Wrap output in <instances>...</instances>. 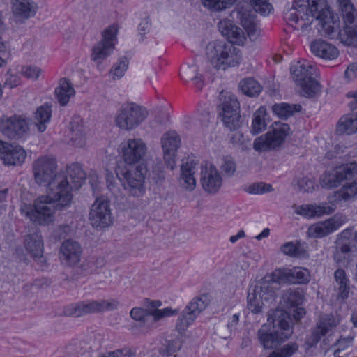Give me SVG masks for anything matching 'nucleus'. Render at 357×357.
<instances>
[{"label":"nucleus","instance_id":"1","mask_svg":"<svg viewBox=\"0 0 357 357\" xmlns=\"http://www.w3.org/2000/svg\"><path fill=\"white\" fill-rule=\"evenodd\" d=\"M57 163L54 158L43 156L33 162V172L36 182L47 188V195L38 197L33 206L25 211L32 222L45 225L54 220L56 211H61L70 206L73 190L81 188L86 179V174L79 164H72L66 172L56 173Z\"/></svg>","mask_w":357,"mask_h":357},{"label":"nucleus","instance_id":"2","mask_svg":"<svg viewBox=\"0 0 357 357\" xmlns=\"http://www.w3.org/2000/svg\"><path fill=\"white\" fill-rule=\"evenodd\" d=\"M218 29L229 43L215 40L206 46V55L211 68L217 72H225L238 66L242 61V54L234 44L243 45L246 42L245 29L240 24H218Z\"/></svg>","mask_w":357,"mask_h":357},{"label":"nucleus","instance_id":"3","mask_svg":"<svg viewBox=\"0 0 357 357\" xmlns=\"http://www.w3.org/2000/svg\"><path fill=\"white\" fill-rule=\"evenodd\" d=\"M289 314L283 310H271L268 321L273 324V331H268L265 326L258 330L257 340L264 349H273L289 338L292 330L289 323Z\"/></svg>","mask_w":357,"mask_h":357},{"label":"nucleus","instance_id":"4","mask_svg":"<svg viewBox=\"0 0 357 357\" xmlns=\"http://www.w3.org/2000/svg\"><path fill=\"white\" fill-rule=\"evenodd\" d=\"M315 71V68L306 61H298L296 66L291 68L293 78L301 89V95L305 97L312 98L320 92L319 83L312 77Z\"/></svg>","mask_w":357,"mask_h":357},{"label":"nucleus","instance_id":"5","mask_svg":"<svg viewBox=\"0 0 357 357\" xmlns=\"http://www.w3.org/2000/svg\"><path fill=\"white\" fill-rule=\"evenodd\" d=\"M321 36L357 47V24H317Z\"/></svg>","mask_w":357,"mask_h":357},{"label":"nucleus","instance_id":"6","mask_svg":"<svg viewBox=\"0 0 357 357\" xmlns=\"http://www.w3.org/2000/svg\"><path fill=\"white\" fill-rule=\"evenodd\" d=\"M148 114L146 108L134 102H126L117 110L114 122L119 128L131 130L144 121Z\"/></svg>","mask_w":357,"mask_h":357},{"label":"nucleus","instance_id":"7","mask_svg":"<svg viewBox=\"0 0 357 357\" xmlns=\"http://www.w3.org/2000/svg\"><path fill=\"white\" fill-rule=\"evenodd\" d=\"M145 168L141 165L119 169L116 175L121 181L124 189L128 193L136 197H142L145 192Z\"/></svg>","mask_w":357,"mask_h":357},{"label":"nucleus","instance_id":"8","mask_svg":"<svg viewBox=\"0 0 357 357\" xmlns=\"http://www.w3.org/2000/svg\"><path fill=\"white\" fill-rule=\"evenodd\" d=\"M118 306L119 302L114 300L87 301L64 307L63 313L67 317H79L88 314L112 310Z\"/></svg>","mask_w":357,"mask_h":357},{"label":"nucleus","instance_id":"9","mask_svg":"<svg viewBox=\"0 0 357 357\" xmlns=\"http://www.w3.org/2000/svg\"><path fill=\"white\" fill-rule=\"evenodd\" d=\"M118 31L119 27L116 24L109 26L102 31V40L93 47L91 59L98 68L113 52Z\"/></svg>","mask_w":357,"mask_h":357},{"label":"nucleus","instance_id":"10","mask_svg":"<svg viewBox=\"0 0 357 357\" xmlns=\"http://www.w3.org/2000/svg\"><path fill=\"white\" fill-rule=\"evenodd\" d=\"M289 126L280 121L272 124V131L255 139L253 148L257 151L274 149L280 146L289 133Z\"/></svg>","mask_w":357,"mask_h":357},{"label":"nucleus","instance_id":"11","mask_svg":"<svg viewBox=\"0 0 357 357\" xmlns=\"http://www.w3.org/2000/svg\"><path fill=\"white\" fill-rule=\"evenodd\" d=\"M210 298L207 294H202L194 298L182 312L176 324L180 333L184 332L192 324L197 316L208 305Z\"/></svg>","mask_w":357,"mask_h":357},{"label":"nucleus","instance_id":"12","mask_svg":"<svg viewBox=\"0 0 357 357\" xmlns=\"http://www.w3.org/2000/svg\"><path fill=\"white\" fill-rule=\"evenodd\" d=\"M356 174V162L343 164L333 172L322 174L319 178V183L322 188H335L340 185L342 181L352 178Z\"/></svg>","mask_w":357,"mask_h":357},{"label":"nucleus","instance_id":"13","mask_svg":"<svg viewBox=\"0 0 357 357\" xmlns=\"http://www.w3.org/2000/svg\"><path fill=\"white\" fill-rule=\"evenodd\" d=\"M29 124V120L22 116L3 117L0 119V131L10 139H18L26 135Z\"/></svg>","mask_w":357,"mask_h":357},{"label":"nucleus","instance_id":"14","mask_svg":"<svg viewBox=\"0 0 357 357\" xmlns=\"http://www.w3.org/2000/svg\"><path fill=\"white\" fill-rule=\"evenodd\" d=\"M89 220L93 227L105 228L113 222L109 202L103 197L96 199L91 206Z\"/></svg>","mask_w":357,"mask_h":357},{"label":"nucleus","instance_id":"15","mask_svg":"<svg viewBox=\"0 0 357 357\" xmlns=\"http://www.w3.org/2000/svg\"><path fill=\"white\" fill-rule=\"evenodd\" d=\"M308 9L307 11V19L304 21L312 22L317 20L319 22H335L333 10L327 0H307Z\"/></svg>","mask_w":357,"mask_h":357},{"label":"nucleus","instance_id":"16","mask_svg":"<svg viewBox=\"0 0 357 357\" xmlns=\"http://www.w3.org/2000/svg\"><path fill=\"white\" fill-rule=\"evenodd\" d=\"M200 184L208 194H215L220 190L222 178L215 166L207 162L202 165Z\"/></svg>","mask_w":357,"mask_h":357},{"label":"nucleus","instance_id":"17","mask_svg":"<svg viewBox=\"0 0 357 357\" xmlns=\"http://www.w3.org/2000/svg\"><path fill=\"white\" fill-rule=\"evenodd\" d=\"M161 144L165 163L173 170L176 166V152L181 145L180 137L175 131L167 132L161 137Z\"/></svg>","mask_w":357,"mask_h":357},{"label":"nucleus","instance_id":"18","mask_svg":"<svg viewBox=\"0 0 357 357\" xmlns=\"http://www.w3.org/2000/svg\"><path fill=\"white\" fill-rule=\"evenodd\" d=\"M339 320L332 314H323L319 317L316 327L305 340L306 345L310 348L315 346L326 333L335 328Z\"/></svg>","mask_w":357,"mask_h":357},{"label":"nucleus","instance_id":"19","mask_svg":"<svg viewBox=\"0 0 357 357\" xmlns=\"http://www.w3.org/2000/svg\"><path fill=\"white\" fill-rule=\"evenodd\" d=\"M82 248L77 241L68 239L60 248V259L67 266L75 267L80 262Z\"/></svg>","mask_w":357,"mask_h":357},{"label":"nucleus","instance_id":"20","mask_svg":"<svg viewBox=\"0 0 357 357\" xmlns=\"http://www.w3.org/2000/svg\"><path fill=\"white\" fill-rule=\"evenodd\" d=\"M122 157L126 164L139 162L146 151L145 144L139 139H129L122 145Z\"/></svg>","mask_w":357,"mask_h":357},{"label":"nucleus","instance_id":"21","mask_svg":"<svg viewBox=\"0 0 357 357\" xmlns=\"http://www.w3.org/2000/svg\"><path fill=\"white\" fill-rule=\"evenodd\" d=\"M344 222L342 217L334 216L325 221L312 225L307 229L311 238H323L337 230Z\"/></svg>","mask_w":357,"mask_h":357},{"label":"nucleus","instance_id":"22","mask_svg":"<svg viewBox=\"0 0 357 357\" xmlns=\"http://www.w3.org/2000/svg\"><path fill=\"white\" fill-rule=\"evenodd\" d=\"M197 165V162L189 158L181 165V174L178 178V185L182 190L192 192L195 189L197 181L195 174Z\"/></svg>","mask_w":357,"mask_h":357},{"label":"nucleus","instance_id":"23","mask_svg":"<svg viewBox=\"0 0 357 357\" xmlns=\"http://www.w3.org/2000/svg\"><path fill=\"white\" fill-rule=\"evenodd\" d=\"M0 150V158L6 165H20L26 157V151L20 145L6 142Z\"/></svg>","mask_w":357,"mask_h":357},{"label":"nucleus","instance_id":"24","mask_svg":"<svg viewBox=\"0 0 357 357\" xmlns=\"http://www.w3.org/2000/svg\"><path fill=\"white\" fill-rule=\"evenodd\" d=\"M176 313V310L171 308H165L162 310H144L140 307H134L131 310L130 317L136 320L146 324L148 321H157L162 317H168Z\"/></svg>","mask_w":357,"mask_h":357},{"label":"nucleus","instance_id":"25","mask_svg":"<svg viewBox=\"0 0 357 357\" xmlns=\"http://www.w3.org/2000/svg\"><path fill=\"white\" fill-rule=\"evenodd\" d=\"M295 213L305 218H313L320 217L324 214H331L335 210L334 204L325 203L320 205L317 204H303L301 206H294Z\"/></svg>","mask_w":357,"mask_h":357},{"label":"nucleus","instance_id":"26","mask_svg":"<svg viewBox=\"0 0 357 357\" xmlns=\"http://www.w3.org/2000/svg\"><path fill=\"white\" fill-rule=\"evenodd\" d=\"M351 112L340 118L337 124L336 131L340 135H351L357 131V102L349 103Z\"/></svg>","mask_w":357,"mask_h":357},{"label":"nucleus","instance_id":"27","mask_svg":"<svg viewBox=\"0 0 357 357\" xmlns=\"http://www.w3.org/2000/svg\"><path fill=\"white\" fill-rule=\"evenodd\" d=\"M310 50L314 55L327 60H333L339 55V50L334 45L322 39L313 40L310 44Z\"/></svg>","mask_w":357,"mask_h":357},{"label":"nucleus","instance_id":"28","mask_svg":"<svg viewBox=\"0 0 357 357\" xmlns=\"http://www.w3.org/2000/svg\"><path fill=\"white\" fill-rule=\"evenodd\" d=\"M70 138L74 146L82 147L86 142V129L79 116H73L70 123Z\"/></svg>","mask_w":357,"mask_h":357},{"label":"nucleus","instance_id":"29","mask_svg":"<svg viewBox=\"0 0 357 357\" xmlns=\"http://www.w3.org/2000/svg\"><path fill=\"white\" fill-rule=\"evenodd\" d=\"M220 100L222 103L220 105L221 112L220 115L221 119L225 117V116H240V105L236 98V97L231 93H225L224 94L222 92L221 93Z\"/></svg>","mask_w":357,"mask_h":357},{"label":"nucleus","instance_id":"30","mask_svg":"<svg viewBox=\"0 0 357 357\" xmlns=\"http://www.w3.org/2000/svg\"><path fill=\"white\" fill-rule=\"evenodd\" d=\"M54 93L59 104L63 107L68 103L72 97L75 96V91L70 79L63 77L59 80Z\"/></svg>","mask_w":357,"mask_h":357},{"label":"nucleus","instance_id":"31","mask_svg":"<svg viewBox=\"0 0 357 357\" xmlns=\"http://www.w3.org/2000/svg\"><path fill=\"white\" fill-rule=\"evenodd\" d=\"M318 26L317 24H287L284 31L296 36H321V33L318 31Z\"/></svg>","mask_w":357,"mask_h":357},{"label":"nucleus","instance_id":"32","mask_svg":"<svg viewBox=\"0 0 357 357\" xmlns=\"http://www.w3.org/2000/svg\"><path fill=\"white\" fill-rule=\"evenodd\" d=\"M12 11L15 15L27 19L36 12V4L31 0H11Z\"/></svg>","mask_w":357,"mask_h":357},{"label":"nucleus","instance_id":"33","mask_svg":"<svg viewBox=\"0 0 357 357\" xmlns=\"http://www.w3.org/2000/svg\"><path fill=\"white\" fill-rule=\"evenodd\" d=\"M253 287L257 292L263 296L264 301L273 298L276 291L279 289L278 284L274 282L268 275L264 276L260 281L257 282Z\"/></svg>","mask_w":357,"mask_h":357},{"label":"nucleus","instance_id":"34","mask_svg":"<svg viewBox=\"0 0 357 357\" xmlns=\"http://www.w3.org/2000/svg\"><path fill=\"white\" fill-rule=\"evenodd\" d=\"M26 250L34 257L43 256L44 245L40 233L35 232L27 235L24 239Z\"/></svg>","mask_w":357,"mask_h":357},{"label":"nucleus","instance_id":"35","mask_svg":"<svg viewBox=\"0 0 357 357\" xmlns=\"http://www.w3.org/2000/svg\"><path fill=\"white\" fill-rule=\"evenodd\" d=\"M308 5H305V0H294L292 8L285 14V18L289 21L297 22L307 19Z\"/></svg>","mask_w":357,"mask_h":357},{"label":"nucleus","instance_id":"36","mask_svg":"<svg viewBox=\"0 0 357 357\" xmlns=\"http://www.w3.org/2000/svg\"><path fill=\"white\" fill-rule=\"evenodd\" d=\"M301 109L302 107L299 104L290 105L284 102L275 104L272 107L276 115L284 119L293 116L294 113L300 112Z\"/></svg>","mask_w":357,"mask_h":357},{"label":"nucleus","instance_id":"37","mask_svg":"<svg viewBox=\"0 0 357 357\" xmlns=\"http://www.w3.org/2000/svg\"><path fill=\"white\" fill-rule=\"evenodd\" d=\"M239 87L242 93L249 97L258 96L262 89L259 82L252 77L242 79Z\"/></svg>","mask_w":357,"mask_h":357},{"label":"nucleus","instance_id":"38","mask_svg":"<svg viewBox=\"0 0 357 357\" xmlns=\"http://www.w3.org/2000/svg\"><path fill=\"white\" fill-rule=\"evenodd\" d=\"M248 307L255 314L261 312L263 306V296L257 292L254 287H250L248 293Z\"/></svg>","mask_w":357,"mask_h":357},{"label":"nucleus","instance_id":"39","mask_svg":"<svg viewBox=\"0 0 357 357\" xmlns=\"http://www.w3.org/2000/svg\"><path fill=\"white\" fill-rule=\"evenodd\" d=\"M51 117V109L47 105L40 106L35 113V125L40 132L46 130V123Z\"/></svg>","mask_w":357,"mask_h":357},{"label":"nucleus","instance_id":"40","mask_svg":"<svg viewBox=\"0 0 357 357\" xmlns=\"http://www.w3.org/2000/svg\"><path fill=\"white\" fill-rule=\"evenodd\" d=\"M351 252V245L347 243L335 241L333 259L337 263L348 262L350 260Z\"/></svg>","mask_w":357,"mask_h":357},{"label":"nucleus","instance_id":"41","mask_svg":"<svg viewBox=\"0 0 357 357\" xmlns=\"http://www.w3.org/2000/svg\"><path fill=\"white\" fill-rule=\"evenodd\" d=\"M266 110L264 107H260L253 114L251 132L257 135L266 128Z\"/></svg>","mask_w":357,"mask_h":357},{"label":"nucleus","instance_id":"42","mask_svg":"<svg viewBox=\"0 0 357 357\" xmlns=\"http://www.w3.org/2000/svg\"><path fill=\"white\" fill-rule=\"evenodd\" d=\"M282 298L284 305L287 308L298 306L303 302V295L298 289H287Z\"/></svg>","mask_w":357,"mask_h":357},{"label":"nucleus","instance_id":"43","mask_svg":"<svg viewBox=\"0 0 357 357\" xmlns=\"http://www.w3.org/2000/svg\"><path fill=\"white\" fill-rule=\"evenodd\" d=\"M357 195V178L351 182H346L343 186L336 192L338 199L348 201Z\"/></svg>","mask_w":357,"mask_h":357},{"label":"nucleus","instance_id":"44","mask_svg":"<svg viewBox=\"0 0 357 357\" xmlns=\"http://www.w3.org/2000/svg\"><path fill=\"white\" fill-rule=\"evenodd\" d=\"M336 282L339 284V295L342 299L347 298L349 293V280L345 271L342 268L337 269L334 273Z\"/></svg>","mask_w":357,"mask_h":357},{"label":"nucleus","instance_id":"45","mask_svg":"<svg viewBox=\"0 0 357 357\" xmlns=\"http://www.w3.org/2000/svg\"><path fill=\"white\" fill-rule=\"evenodd\" d=\"M280 251L286 255L293 257H303L306 251L300 242H287L280 247Z\"/></svg>","mask_w":357,"mask_h":357},{"label":"nucleus","instance_id":"46","mask_svg":"<svg viewBox=\"0 0 357 357\" xmlns=\"http://www.w3.org/2000/svg\"><path fill=\"white\" fill-rule=\"evenodd\" d=\"M181 347V339L179 336H169L166 339L160 352L163 355L171 356L180 350Z\"/></svg>","mask_w":357,"mask_h":357},{"label":"nucleus","instance_id":"47","mask_svg":"<svg viewBox=\"0 0 357 357\" xmlns=\"http://www.w3.org/2000/svg\"><path fill=\"white\" fill-rule=\"evenodd\" d=\"M268 275L279 287L281 284L291 283V269L278 268Z\"/></svg>","mask_w":357,"mask_h":357},{"label":"nucleus","instance_id":"48","mask_svg":"<svg viewBox=\"0 0 357 357\" xmlns=\"http://www.w3.org/2000/svg\"><path fill=\"white\" fill-rule=\"evenodd\" d=\"M236 0H202L204 7L213 11H221L230 8Z\"/></svg>","mask_w":357,"mask_h":357},{"label":"nucleus","instance_id":"49","mask_svg":"<svg viewBox=\"0 0 357 357\" xmlns=\"http://www.w3.org/2000/svg\"><path fill=\"white\" fill-rule=\"evenodd\" d=\"M298 350V345L296 342H291L273 351L266 357H291Z\"/></svg>","mask_w":357,"mask_h":357},{"label":"nucleus","instance_id":"50","mask_svg":"<svg viewBox=\"0 0 357 357\" xmlns=\"http://www.w3.org/2000/svg\"><path fill=\"white\" fill-rule=\"evenodd\" d=\"M232 134L230 136V142L235 146L242 151L250 149V142L238 130L231 131Z\"/></svg>","mask_w":357,"mask_h":357},{"label":"nucleus","instance_id":"51","mask_svg":"<svg viewBox=\"0 0 357 357\" xmlns=\"http://www.w3.org/2000/svg\"><path fill=\"white\" fill-rule=\"evenodd\" d=\"M220 168L224 176L231 177L236 172V164L231 156L226 155L222 158Z\"/></svg>","mask_w":357,"mask_h":357},{"label":"nucleus","instance_id":"52","mask_svg":"<svg viewBox=\"0 0 357 357\" xmlns=\"http://www.w3.org/2000/svg\"><path fill=\"white\" fill-rule=\"evenodd\" d=\"M291 284H306L310 281V273L307 269L294 267L291 269Z\"/></svg>","mask_w":357,"mask_h":357},{"label":"nucleus","instance_id":"53","mask_svg":"<svg viewBox=\"0 0 357 357\" xmlns=\"http://www.w3.org/2000/svg\"><path fill=\"white\" fill-rule=\"evenodd\" d=\"M128 64L129 62L127 57L123 56L119 58V61L114 65L110 71L113 79H120L122 77L128 69Z\"/></svg>","mask_w":357,"mask_h":357},{"label":"nucleus","instance_id":"54","mask_svg":"<svg viewBox=\"0 0 357 357\" xmlns=\"http://www.w3.org/2000/svg\"><path fill=\"white\" fill-rule=\"evenodd\" d=\"M250 4L256 13L264 16L269 15L273 10V6L268 0H250Z\"/></svg>","mask_w":357,"mask_h":357},{"label":"nucleus","instance_id":"55","mask_svg":"<svg viewBox=\"0 0 357 357\" xmlns=\"http://www.w3.org/2000/svg\"><path fill=\"white\" fill-rule=\"evenodd\" d=\"M353 340L354 335L351 334L347 337H341L336 342L337 349L334 351V355L344 351L350 352L353 347Z\"/></svg>","mask_w":357,"mask_h":357},{"label":"nucleus","instance_id":"56","mask_svg":"<svg viewBox=\"0 0 357 357\" xmlns=\"http://www.w3.org/2000/svg\"><path fill=\"white\" fill-rule=\"evenodd\" d=\"M224 126L229 131H236L241 127V116H225L221 119Z\"/></svg>","mask_w":357,"mask_h":357},{"label":"nucleus","instance_id":"57","mask_svg":"<svg viewBox=\"0 0 357 357\" xmlns=\"http://www.w3.org/2000/svg\"><path fill=\"white\" fill-rule=\"evenodd\" d=\"M135 351L129 347H123L113 351H109L99 355L97 357H132Z\"/></svg>","mask_w":357,"mask_h":357},{"label":"nucleus","instance_id":"58","mask_svg":"<svg viewBox=\"0 0 357 357\" xmlns=\"http://www.w3.org/2000/svg\"><path fill=\"white\" fill-rule=\"evenodd\" d=\"M243 26L246 38L248 37L250 40H257L261 33V29L257 26V24H240Z\"/></svg>","mask_w":357,"mask_h":357},{"label":"nucleus","instance_id":"59","mask_svg":"<svg viewBox=\"0 0 357 357\" xmlns=\"http://www.w3.org/2000/svg\"><path fill=\"white\" fill-rule=\"evenodd\" d=\"M21 72L28 79L36 80L39 77L42 70L37 66H27L22 67Z\"/></svg>","mask_w":357,"mask_h":357},{"label":"nucleus","instance_id":"60","mask_svg":"<svg viewBox=\"0 0 357 357\" xmlns=\"http://www.w3.org/2000/svg\"><path fill=\"white\" fill-rule=\"evenodd\" d=\"M297 187L300 191L310 192L314 189V182L307 177H303L297 180Z\"/></svg>","mask_w":357,"mask_h":357},{"label":"nucleus","instance_id":"61","mask_svg":"<svg viewBox=\"0 0 357 357\" xmlns=\"http://www.w3.org/2000/svg\"><path fill=\"white\" fill-rule=\"evenodd\" d=\"M199 75L198 68L196 65L192 64L191 66L185 67L181 73L182 79H185L186 81L192 80Z\"/></svg>","mask_w":357,"mask_h":357},{"label":"nucleus","instance_id":"62","mask_svg":"<svg viewBox=\"0 0 357 357\" xmlns=\"http://www.w3.org/2000/svg\"><path fill=\"white\" fill-rule=\"evenodd\" d=\"M344 22H354L357 20V10L355 9L354 4L351 8L343 10L341 12Z\"/></svg>","mask_w":357,"mask_h":357},{"label":"nucleus","instance_id":"63","mask_svg":"<svg viewBox=\"0 0 357 357\" xmlns=\"http://www.w3.org/2000/svg\"><path fill=\"white\" fill-rule=\"evenodd\" d=\"M272 190V186L266 183H260L253 184L250 187V192L251 193H262L266 192H270Z\"/></svg>","mask_w":357,"mask_h":357},{"label":"nucleus","instance_id":"64","mask_svg":"<svg viewBox=\"0 0 357 357\" xmlns=\"http://www.w3.org/2000/svg\"><path fill=\"white\" fill-rule=\"evenodd\" d=\"M357 77V63L350 64L344 72V78L350 82Z\"/></svg>","mask_w":357,"mask_h":357}]
</instances>
